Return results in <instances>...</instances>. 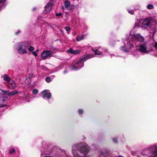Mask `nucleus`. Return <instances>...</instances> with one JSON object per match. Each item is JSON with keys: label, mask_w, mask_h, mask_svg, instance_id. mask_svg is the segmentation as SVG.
<instances>
[{"label": "nucleus", "mask_w": 157, "mask_h": 157, "mask_svg": "<svg viewBox=\"0 0 157 157\" xmlns=\"http://www.w3.org/2000/svg\"><path fill=\"white\" fill-rule=\"evenodd\" d=\"M127 41V45L129 46L130 48H132L134 47V44L136 47H137L138 45L144 41V39L140 34L138 33L133 35L129 34L128 38L127 36L126 38Z\"/></svg>", "instance_id": "1"}, {"label": "nucleus", "mask_w": 157, "mask_h": 157, "mask_svg": "<svg viewBox=\"0 0 157 157\" xmlns=\"http://www.w3.org/2000/svg\"><path fill=\"white\" fill-rule=\"evenodd\" d=\"M141 154L144 156L149 157H157V143L142 150Z\"/></svg>", "instance_id": "2"}, {"label": "nucleus", "mask_w": 157, "mask_h": 157, "mask_svg": "<svg viewBox=\"0 0 157 157\" xmlns=\"http://www.w3.org/2000/svg\"><path fill=\"white\" fill-rule=\"evenodd\" d=\"M30 43L27 41H24L19 44L18 48L17 49L18 53L21 55L27 53L26 50L29 46Z\"/></svg>", "instance_id": "3"}, {"label": "nucleus", "mask_w": 157, "mask_h": 157, "mask_svg": "<svg viewBox=\"0 0 157 157\" xmlns=\"http://www.w3.org/2000/svg\"><path fill=\"white\" fill-rule=\"evenodd\" d=\"M90 56V55L88 54L86 56L81 59L74 65L71 67L70 69L71 70H77L80 69L84 65V63L83 62L88 59Z\"/></svg>", "instance_id": "4"}, {"label": "nucleus", "mask_w": 157, "mask_h": 157, "mask_svg": "<svg viewBox=\"0 0 157 157\" xmlns=\"http://www.w3.org/2000/svg\"><path fill=\"white\" fill-rule=\"evenodd\" d=\"M41 95L44 99L45 98L49 99L51 97V94L49 90H45L41 92Z\"/></svg>", "instance_id": "5"}, {"label": "nucleus", "mask_w": 157, "mask_h": 157, "mask_svg": "<svg viewBox=\"0 0 157 157\" xmlns=\"http://www.w3.org/2000/svg\"><path fill=\"white\" fill-rule=\"evenodd\" d=\"M52 52L48 50H45L42 52L41 56L42 59H45L47 57L52 54Z\"/></svg>", "instance_id": "6"}, {"label": "nucleus", "mask_w": 157, "mask_h": 157, "mask_svg": "<svg viewBox=\"0 0 157 157\" xmlns=\"http://www.w3.org/2000/svg\"><path fill=\"white\" fill-rule=\"evenodd\" d=\"M7 86L8 88L11 90H14L17 87V86L14 81H11L8 82Z\"/></svg>", "instance_id": "7"}, {"label": "nucleus", "mask_w": 157, "mask_h": 157, "mask_svg": "<svg viewBox=\"0 0 157 157\" xmlns=\"http://www.w3.org/2000/svg\"><path fill=\"white\" fill-rule=\"evenodd\" d=\"M92 51L94 52L95 55H100L101 54L102 51L105 52L106 50L105 49H104L102 48H101L100 47H99L98 49L94 50L93 49H92Z\"/></svg>", "instance_id": "8"}, {"label": "nucleus", "mask_w": 157, "mask_h": 157, "mask_svg": "<svg viewBox=\"0 0 157 157\" xmlns=\"http://www.w3.org/2000/svg\"><path fill=\"white\" fill-rule=\"evenodd\" d=\"M139 51L142 53H147V48L144 45H140L139 48Z\"/></svg>", "instance_id": "9"}, {"label": "nucleus", "mask_w": 157, "mask_h": 157, "mask_svg": "<svg viewBox=\"0 0 157 157\" xmlns=\"http://www.w3.org/2000/svg\"><path fill=\"white\" fill-rule=\"evenodd\" d=\"M101 156L103 157H110L111 154L109 153V151L108 150H106L102 151L101 152Z\"/></svg>", "instance_id": "10"}, {"label": "nucleus", "mask_w": 157, "mask_h": 157, "mask_svg": "<svg viewBox=\"0 0 157 157\" xmlns=\"http://www.w3.org/2000/svg\"><path fill=\"white\" fill-rule=\"evenodd\" d=\"M52 5L50 3H48L46 6L45 7V10L47 12H49L52 9Z\"/></svg>", "instance_id": "11"}, {"label": "nucleus", "mask_w": 157, "mask_h": 157, "mask_svg": "<svg viewBox=\"0 0 157 157\" xmlns=\"http://www.w3.org/2000/svg\"><path fill=\"white\" fill-rule=\"evenodd\" d=\"M151 21L149 19H145L142 22V25L148 26L150 25Z\"/></svg>", "instance_id": "12"}, {"label": "nucleus", "mask_w": 157, "mask_h": 157, "mask_svg": "<svg viewBox=\"0 0 157 157\" xmlns=\"http://www.w3.org/2000/svg\"><path fill=\"white\" fill-rule=\"evenodd\" d=\"M59 156L57 155H55V157H66V154L65 152L62 151H60L59 152Z\"/></svg>", "instance_id": "13"}, {"label": "nucleus", "mask_w": 157, "mask_h": 157, "mask_svg": "<svg viewBox=\"0 0 157 157\" xmlns=\"http://www.w3.org/2000/svg\"><path fill=\"white\" fill-rule=\"evenodd\" d=\"M125 46L127 48V49H126V48H125V47H124V46H122V47H121V49L122 51H124V52H128L129 51V50H128L129 49H132V48H129V46H128L127 44V46H126V45Z\"/></svg>", "instance_id": "14"}, {"label": "nucleus", "mask_w": 157, "mask_h": 157, "mask_svg": "<svg viewBox=\"0 0 157 157\" xmlns=\"http://www.w3.org/2000/svg\"><path fill=\"white\" fill-rule=\"evenodd\" d=\"M18 93H19V92L17 91H13L11 92H9L8 91L7 95L8 96H13Z\"/></svg>", "instance_id": "15"}, {"label": "nucleus", "mask_w": 157, "mask_h": 157, "mask_svg": "<svg viewBox=\"0 0 157 157\" xmlns=\"http://www.w3.org/2000/svg\"><path fill=\"white\" fill-rule=\"evenodd\" d=\"M3 79L4 80L9 82L10 81V78L9 77L8 75L7 74L3 76Z\"/></svg>", "instance_id": "16"}, {"label": "nucleus", "mask_w": 157, "mask_h": 157, "mask_svg": "<svg viewBox=\"0 0 157 157\" xmlns=\"http://www.w3.org/2000/svg\"><path fill=\"white\" fill-rule=\"evenodd\" d=\"M84 39V36L81 35L80 36H77L76 37V40L77 41H79Z\"/></svg>", "instance_id": "17"}, {"label": "nucleus", "mask_w": 157, "mask_h": 157, "mask_svg": "<svg viewBox=\"0 0 157 157\" xmlns=\"http://www.w3.org/2000/svg\"><path fill=\"white\" fill-rule=\"evenodd\" d=\"M71 5L70 1H66L64 2V6L66 8H67Z\"/></svg>", "instance_id": "18"}, {"label": "nucleus", "mask_w": 157, "mask_h": 157, "mask_svg": "<svg viewBox=\"0 0 157 157\" xmlns=\"http://www.w3.org/2000/svg\"><path fill=\"white\" fill-rule=\"evenodd\" d=\"M80 52V51L79 50H73L72 54H79Z\"/></svg>", "instance_id": "19"}, {"label": "nucleus", "mask_w": 157, "mask_h": 157, "mask_svg": "<svg viewBox=\"0 0 157 157\" xmlns=\"http://www.w3.org/2000/svg\"><path fill=\"white\" fill-rule=\"evenodd\" d=\"M30 44L28 48V50L29 52H31L34 50V48L33 47L30 46Z\"/></svg>", "instance_id": "20"}, {"label": "nucleus", "mask_w": 157, "mask_h": 157, "mask_svg": "<svg viewBox=\"0 0 157 157\" xmlns=\"http://www.w3.org/2000/svg\"><path fill=\"white\" fill-rule=\"evenodd\" d=\"M65 29L67 31V34H69L70 33V30H71L70 28L68 27H66L65 28Z\"/></svg>", "instance_id": "21"}, {"label": "nucleus", "mask_w": 157, "mask_h": 157, "mask_svg": "<svg viewBox=\"0 0 157 157\" xmlns=\"http://www.w3.org/2000/svg\"><path fill=\"white\" fill-rule=\"evenodd\" d=\"M74 6L72 5H70L69 6V7H68L67 9L69 10H73L74 9Z\"/></svg>", "instance_id": "22"}, {"label": "nucleus", "mask_w": 157, "mask_h": 157, "mask_svg": "<svg viewBox=\"0 0 157 157\" xmlns=\"http://www.w3.org/2000/svg\"><path fill=\"white\" fill-rule=\"evenodd\" d=\"M15 150L14 148H13L10 150L9 153L11 154L14 153L15 152Z\"/></svg>", "instance_id": "23"}, {"label": "nucleus", "mask_w": 157, "mask_h": 157, "mask_svg": "<svg viewBox=\"0 0 157 157\" xmlns=\"http://www.w3.org/2000/svg\"><path fill=\"white\" fill-rule=\"evenodd\" d=\"M46 81L48 82H50L51 81V79L49 77H47L45 79Z\"/></svg>", "instance_id": "24"}, {"label": "nucleus", "mask_w": 157, "mask_h": 157, "mask_svg": "<svg viewBox=\"0 0 157 157\" xmlns=\"http://www.w3.org/2000/svg\"><path fill=\"white\" fill-rule=\"evenodd\" d=\"M0 90L2 92V93L3 94H6L7 95V93L8 92V91H4L2 89H0Z\"/></svg>", "instance_id": "25"}, {"label": "nucleus", "mask_w": 157, "mask_h": 157, "mask_svg": "<svg viewBox=\"0 0 157 157\" xmlns=\"http://www.w3.org/2000/svg\"><path fill=\"white\" fill-rule=\"evenodd\" d=\"M147 8L148 9H152L153 8V6L152 5L149 4L147 5Z\"/></svg>", "instance_id": "26"}, {"label": "nucleus", "mask_w": 157, "mask_h": 157, "mask_svg": "<svg viewBox=\"0 0 157 157\" xmlns=\"http://www.w3.org/2000/svg\"><path fill=\"white\" fill-rule=\"evenodd\" d=\"M38 93V91L36 89L33 90V94L35 95Z\"/></svg>", "instance_id": "27"}, {"label": "nucleus", "mask_w": 157, "mask_h": 157, "mask_svg": "<svg viewBox=\"0 0 157 157\" xmlns=\"http://www.w3.org/2000/svg\"><path fill=\"white\" fill-rule=\"evenodd\" d=\"M73 50L72 48H70L69 49L67 50V52L72 54Z\"/></svg>", "instance_id": "28"}, {"label": "nucleus", "mask_w": 157, "mask_h": 157, "mask_svg": "<svg viewBox=\"0 0 157 157\" xmlns=\"http://www.w3.org/2000/svg\"><path fill=\"white\" fill-rule=\"evenodd\" d=\"M128 12L131 14H133L134 11L133 10H128Z\"/></svg>", "instance_id": "29"}, {"label": "nucleus", "mask_w": 157, "mask_h": 157, "mask_svg": "<svg viewBox=\"0 0 157 157\" xmlns=\"http://www.w3.org/2000/svg\"><path fill=\"white\" fill-rule=\"evenodd\" d=\"M78 112L79 114H82L83 113V111L81 109H79L78 110Z\"/></svg>", "instance_id": "30"}, {"label": "nucleus", "mask_w": 157, "mask_h": 157, "mask_svg": "<svg viewBox=\"0 0 157 157\" xmlns=\"http://www.w3.org/2000/svg\"><path fill=\"white\" fill-rule=\"evenodd\" d=\"M62 13H57L56 14V16L57 17V16H61L62 15Z\"/></svg>", "instance_id": "31"}, {"label": "nucleus", "mask_w": 157, "mask_h": 157, "mask_svg": "<svg viewBox=\"0 0 157 157\" xmlns=\"http://www.w3.org/2000/svg\"><path fill=\"white\" fill-rule=\"evenodd\" d=\"M32 54L33 55H34V56H37V54L36 53V52H32Z\"/></svg>", "instance_id": "32"}, {"label": "nucleus", "mask_w": 157, "mask_h": 157, "mask_svg": "<svg viewBox=\"0 0 157 157\" xmlns=\"http://www.w3.org/2000/svg\"><path fill=\"white\" fill-rule=\"evenodd\" d=\"M113 140L114 143L117 142V139L116 138H113Z\"/></svg>", "instance_id": "33"}, {"label": "nucleus", "mask_w": 157, "mask_h": 157, "mask_svg": "<svg viewBox=\"0 0 157 157\" xmlns=\"http://www.w3.org/2000/svg\"><path fill=\"white\" fill-rule=\"evenodd\" d=\"M154 47L155 48H157V42H156L155 43Z\"/></svg>", "instance_id": "34"}, {"label": "nucleus", "mask_w": 157, "mask_h": 157, "mask_svg": "<svg viewBox=\"0 0 157 157\" xmlns=\"http://www.w3.org/2000/svg\"><path fill=\"white\" fill-rule=\"evenodd\" d=\"M54 0H50V2L48 3H50L51 5H52L54 2Z\"/></svg>", "instance_id": "35"}, {"label": "nucleus", "mask_w": 157, "mask_h": 157, "mask_svg": "<svg viewBox=\"0 0 157 157\" xmlns=\"http://www.w3.org/2000/svg\"><path fill=\"white\" fill-rule=\"evenodd\" d=\"M151 32L154 33H155V28L152 29Z\"/></svg>", "instance_id": "36"}, {"label": "nucleus", "mask_w": 157, "mask_h": 157, "mask_svg": "<svg viewBox=\"0 0 157 157\" xmlns=\"http://www.w3.org/2000/svg\"><path fill=\"white\" fill-rule=\"evenodd\" d=\"M6 106V105H0V107H3Z\"/></svg>", "instance_id": "37"}, {"label": "nucleus", "mask_w": 157, "mask_h": 157, "mask_svg": "<svg viewBox=\"0 0 157 157\" xmlns=\"http://www.w3.org/2000/svg\"><path fill=\"white\" fill-rule=\"evenodd\" d=\"M20 32V31L19 30L15 34L16 35H17L19 34V33Z\"/></svg>", "instance_id": "38"}, {"label": "nucleus", "mask_w": 157, "mask_h": 157, "mask_svg": "<svg viewBox=\"0 0 157 157\" xmlns=\"http://www.w3.org/2000/svg\"><path fill=\"white\" fill-rule=\"evenodd\" d=\"M44 157H52L50 155H46V156H44Z\"/></svg>", "instance_id": "39"}, {"label": "nucleus", "mask_w": 157, "mask_h": 157, "mask_svg": "<svg viewBox=\"0 0 157 157\" xmlns=\"http://www.w3.org/2000/svg\"><path fill=\"white\" fill-rule=\"evenodd\" d=\"M4 0H0V3L3 2Z\"/></svg>", "instance_id": "40"}, {"label": "nucleus", "mask_w": 157, "mask_h": 157, "mask_svg": "<svg viewBox=\"0 0 157 157\" xmlns=\"http://www.w3.org/2000/svg\"><path fill=\"white\" fill-rule=\"evenodd\" d=\"M67 71L66 70H65V71L63 72V73H64V74H66V73H67Z\"/></svg>", "instance_id": "41"}, {"label": "nucleus", "mask_w": 157, "mask_h": 157, "mask_svg": "<svg viewBox=\"0 0 157 157\" xmlns=\"http://www.w3.org/2000/svg\"><path fill=\"white\" fill-rule=\"evenodd\" d=\"M60 31L62 33H63V31L62 30H60Z\"/></svg>", "instance_id": "42"}, {"label": "nucleus", "mask_w": 157, "mask_h": 157, "mask_svg": "<svg viewBox=\"0 0 157 157\" xmlns=\"http://www.w3.org/2000/svg\"><path fill=\"white\" fill-rule=\"evenodd\" d=\"M35 9V8H34L33 9V10H34Z\"/></svg>", "instance_id": "43"}, {"label": "nucleus", "mask_w": 157, "mask_h": 157, "mask_svg": "<svg viewBox=\"0 0 157 157\" xmlns=\"http://www.w3.org/2000/svg\"><path fill=\"white\" fill-rule=\"evenodd\" d=\"M37 51H38V50H37L36 51V52H37Z\"/></svg>", "instance_id": "44"}, {"label": "nucleus", "mask_w": 157, "mask_h": 157, "mask_svg": "<svg viewBox=\"0 0 157 157\" xmlns=\"http://www.w3.org/2000/svg\"><path fill=\"white\" fill-rule=\"evenodd\" d=\"M43 152H42V154H43Z\"/></svg>", "instance_id": "45"}, {"label": "nucleus", "mask_w": 157, "mask_h": 157, "mask_svg": "<svg viewBox=\"0 0 157 157\" xmlns=\"http://www.w3.org/2000/svg\"><path fill=\"white\" fill-rule=\"evenodd\" d=\"M137 156H138V157H139V156H138V155Z\"/></svg>", "instance_id": "46"}, {"label": "nucleus", "mask_w": 157, "mask_h": 157, "mask_svg": "<svg viewBox=\"0 0 157 157\" xmlns=\"http://www.w3.org/2000/svg\"><path fill=\"white\" fill-rule=\"evenodd\" d=\"M0 10H1V7H0Z\"/></svg>", "instance_id": "47"}]
</instances>
